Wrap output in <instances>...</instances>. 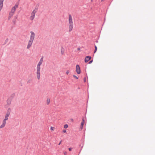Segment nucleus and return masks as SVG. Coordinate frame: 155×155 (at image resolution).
<instances>
[{
    "instance_id": "nucleus-1",
    "label": "nucleus",
    "mask_w": 155,
    "mask_h": 155,
    "mask_svg": "<svg viewBox=\"0 0 155 155\" xmlns=\"http://www.w3.org/2000/svg\"><path fill=\"white\" fill-rule=\"evenodd\" d=\"M43 59V57H42L37 64V77L38 79L39 80L40 79V66L42 63Z\"/></svg>"
},
{
    "instance_id": "nucleus-2",
    "label": "nucleus",
    "mask_w": 155,
    "mask_h": 155,
    "mask_svg": "<svg viewBox=\"0 0 155 155\" xmlns=\"http://www.w3.org/2000/svg\"><path fill=\"white\" fill-rule=\"evenodd\" d=\"M30 33L31 35L30 36V38L28 42V45L27 47V49H29L32 45L35 38V35L34 32L33 31H31Z\"/></svg>"
},
{
    "instance_id": "nucleus-3",
    "label": "nucleus",
    "mask_w": 155,
    "mask_h": 155,
    "mask_svg": "<svg viewBox=\"0 0 155 155\" xmlns=\"http://www.w3.org/2000/svg\"><path fill=\"white\" fill-rule=\"evenodd\" d=\"M38 8H35L34 10L32 11L31 14V15L30 16V19L31 20H33L35 18V13L37 12Z\"/></svg>"
},
{
    "instance_id": "nucleus-4",
    "label": "nucleus",
    "mask_w": 155,
    "mask_h": 155,
    "mask_svg": "<svg viewBox=\"0 0 155 155\" xmlns=\"http://www.w3.org/2000/svg\"><path fill=\"white\" fill-rule=\"evenodd\" d=\"M8 120V118L5 116V118L2 121V124L1 126H0V128H2L5 127L6 124V121Z\"/></svg>"
},
{
    "instance_id": "nucleus-5",
    "label": "nucleus",
    "mask_w": 155,
    "mask_h": 155,
    "mask_svg": "<svg viewBox=\"0 0 155 155\" xmlns=\"http://www.w3.org/2000/svg\"><path fill=\"white\" fill-rule=\"evenodd\" d=\"M68 21L69 24H73V20L72 17L70 14L69 15Z\"/></svg>"
},
{
    "instance_id": "nucleus-6",
    "label": "nucleus",
    "mask_w": 155,
    "mask_h": 155,
    "mask_svg": "<svg viewBox=\"0 0 155 155\" xmlns=\"http://www.w3.org/2000/svg\"><path fill=\"white\" fill-rule=\"evenodd\" d=\"M76 71L78 74H80L81 73L80 67L78 64L76 66Z\"/></svg>"
},
{
    "instance_id": "nucleus-7",
    "label": "nucleus",
    "mask_w": 155,
    "mask_h": 155,
    "mask_svg": "<svg viewBox=\"0 0 155 155\" xmlns=\"http://www.w3.org/2000/svg\"><path fill=\"white\" fill-rule=\"evenodd\" d=\"M91 57L90 56H87L85 59L84 61L85 63L87 62L91 59Z\"/></svg>"
},
{
    "instance_id": "nucleus-8",
    "label": "nucleus",
    "mask_w": 155,
    "mask_h": 155,
    "mask_svg": "<svg viewBox=\"0 0 155 155\" xmlns=\"http://www.w3.org/2000/svg\"><path fill=\"white\" fill-rule=\"evenodd\" d=\"M69 31L71 32L73 28V24H69Z\"/></svg>"
},
{
    "instance_id": "nucleus-9",
    "label": "nucleus",
    "mask_w": 155,
    "mask_h": 155,
    "mask_svg": "<svg viewBox=\"0 0 155 155\" xmlns=\"http://www.w3.org/2000/svg\"><path fill=\"white\" fill-rule=\"evenodd\" d=\"M84 123V120L83 118L82 120V121L81 124V129L83 128V125Z\"/></svg>"
},
{
    "instance_id": "nucleus-10",
    "label": "nucleus",
    "mask_w": 155,
    "mask_h": 155,
    "mask_svg": "<svg viewBox=\"0 0 155 155\" xmlns=\"http://www.w3.org/2000/svg\"><path fill=\"white\" fill-rule=\"evenodd\" d=\"M17 18V16H15L14 17V19L12 20V22H13L14 24H15L16 22V20Z\"/></svg>"
},
{
    "instance_id": "nucleus-11",
    "label": "nucleus",
    "mask_w": 155,
    "mask_h": 155,
    "mask_svg": "<svg viewBox=\"0 0 155 155\" xmlns=\"http://www.w3.org/2000/svg\"><path fill=\"white\" fill-rule=\"evenodd\" d=\"M7 104L8 105H10L11 104V99L8 98L7 101Z\"/></svg>"
},
{
    "instance_id": "nucleus-12",
    "label": "nucleus",
    "mask_w": 155,
    "mask_h": 155,
    "mask_svg": "<svg viewBox=\"0 0 155 155\" xmlns=\"http://www.w3.org/2000/svg\"><path fill=\"white\" fill-rule=\"evenodd\" d=\"M11 109L10 108H8L7 111V113L10 114Z\"/></svg>"
},
{
    "instance_id": "nucleus-13",
    "label": "nucleus",
    "mask_w": 155,
    "mask_h": 155,
    "mask_svg": "<svg viewBox=\"0 0 155 155\" xmlns=\"http://www.w3.org/2000/svg\"><path fill=\"white\" fill-rule=\"evenodd\" d=\"M50 99L49 98H48L47 100V104L48 105H49L50 103Z\"/></svg>"
},
{
    "instance_id": "nucleus-14",
    "label": "nucleus",
    "mask_w": 155,
    "mask_h": 155,
    "mask_svg": "<svg viewBox=\"0 0 155 155\" xmlns=\"http://www.w3.org/2000/svg\"><path fill=\"white\" fill-rule=\"evenodd\" d=\"M15 9H14V8H12V9H11V12H12V13H14L15 11Z\"/></svg>"
},
{
    "instance_id": "nucleus-15",
    "label": "nucleus",
    "mask_w": 155,
    "mask_h": 155,
    "mask_svg": "<svg viewBox=\"0 0 155 155\" xmlns=\"http://www.w3.org/2000/svg\"><path fill=\"white\" fill-rule=\"evenodd\" d=\"M18 5L17 4H15V6L14 7H13L12 8H14V9H16L18 7Z\"/></svg>"
},
{
    "instance_id": "nucleus-16",
    "label": "nucleus",
    "mask_w": 155,
    "mask_h": 155,
    "mask_svg": "<svg viewBox=\"0 0 155 155\" xmlns=\"http://www.w3.org/2000/svg\"><path fill=\"white\" fill-rule=\"evenodd\" d=\"M3 4L0 3V9L2 10L3 7Z\"/></svg>"
},
{
    "instance_id": "nucleus-17",
    "label": "nucleus",
    "mask_w": 155,
    "mask_h": 155,
    "mask_svg": "<svg viewBox=\"0 0 155 155\" xmlns=\"http://www.w3.org/2000/svg\"><path fill=\"white\" fill-rule=\"evenodd\" d=\"M32 81V79H29L27 81V83L29 84Z\"/></svg>"
},
{
    "instance_id": "nucleus-18",
    "label": "nucleus",
    "mask_w": 155,
    "mask_h": 155,
    "mask_svg": "<svg viewBox=\"0 0 155 155\" xmlns=\"http://www.w3.org/2000/svg\"><path fill=\"white\" fill-rule=\"evenodd\" d=\"M94 47H95V49H94V53H95L96 52V51H97V46L95 45Z\"/></svg>"
},
{
    "instance_id": "nucleus-19",
    "label": "nucleus",
    "mask_w": 155,
    "mask_h": 155,
    "mask_svg": "<svg viewBox=\"0 0 155 155\" xmlns=\"http://www.w3.org/2000/svg\"><path fill=\"white\" fill-rule=\"evenodd\" d=\"M14 13L11 12H10L9 15L10 16L12 17Z\"/></svg>"
},
{
    "instance_id": "nucleus-20",
    "label": "nucleus",
    "mask_w": 155,
    "mask_h": 155,
    "mask_svg": "<svg viewBox=\"0 0 155 155\" xmlns=\"http://www.w3.org/2000/svg\"><path fill=\"white\" fill-rule=\"evenodd\" d=\"M10 115V114L6 113L5 116L6 117H7L8 118V117Z\"/></svg>"
},
{
    "instance_id": "nucleus-21",
    "label": "nucleus",
    "mask_w": 155,
    "mask_h": 155,
    "mask_svg": "<svg viewBox=\"0 0 155 155\" xmlns=\"http://www.w3.org/2000/svg\"><path fill=\"white\" fill-rule=\"evenodd\" d=\"M68 125L67 124H65L64 125V128H68Z\"/></svg>"
},
{
    "instance_id": "nucleus-22",
    "label": "nucleus",
    "mask_w": 155,
    "mask_h": 155,
    "mask_svg": "<svg viewBox=\"0 0 155 155\" xmlns=\"http://www.w3.org/2000/svg\"><path fill=\"white\" fill-rule=\"evenodd\" d=\"M73 76L74 78H75L76 79H78V77L75 75H73Z\"/></svg>"
},
{
    "instance_id": "nucleus-23",
    "label": "nucleus",
    "mask_w": 155,
    "mask_h": 155,
    "mask_svg": "<svg viewBox=\"0 0 155 155\" xmlns=\"http://www.w3.org/2000/svg\"><path fill=\"white\" fill-rule=\"evenodd\" d=\"M4 0H0V3L3 4V2Z\"/></svg>"
},
{
    "instance_id": "nucleus-24",
    "label": "nucleus",
    "mask_w": 155,
    "mask_h": 155,
    "mask_svg": "<svg viewBox=\"0 0 155 155\" xmlns=\"http://www.w3.org/2000/svg\"><path fill=\"white\" fill-rule=\"evenodd\" d=\"M92 62H93V60H91L90 61H89L88 63L89 64H90Z\"/></svg>"
},
{
    "instance_id": "nucleus-25",
    "label": "nucleus",
    "mask_w": 155,
    "mask_h": 155,
    "mask_svg": "<svg viewBox=\"0 0 155 155\" xmlns=\"http://www.w3.org/2000/svg\"><path fill=\"white\" fill-rule=\"evenodd\" d=\"M54 127H51V130H54Z\"/></svg>"
},
{
    "instance_id": "nucleus-26",
    "label": "nucleus",
    "mask_w": 155,
    "mask_h": 155,
    "mask_svg": "<svg viewBox=\"0 0 155 155\" xmlns=\"http://www.w3.org/2000/svg\"><path fill=\"white\" fill-rule=\"evenodd\" d=\"M84 82H85L86 81V78L85 77L84 78Z\"/></svg>"
},
{
    "instance_id": "nucleus-27",
    "label": "nucleus",
    "mask_w": 155,
    "mask_h": 155,
    "mask_svg": "<svg viewBox=\"0 0 155 155\" xmlns=\"http://www.w3.org/2000/svg\"><path fill=\"white\" fill-rule=\"evenodd\" d=\"M67 153V152L66 151H64V155H66Z\"/></svg>"
},
{
    "instance_id": "nucleus-28",
    "label": "nucleus",
    "mask_w": 155,
    "mask_h": 155,
    "mask_svg": "<svg viewBox=\"0 0 155 155\" xmlns=\"http://www.w3.org/2000/svg\"><path fill=\"white\" fill-rule=\"evenodd\" d=\"M66 132V130H63V133H65V132Z\"/></svg>"
},
{
    "instance_id": "nucleus-29",
    "label": "nucleus",
    "mask_w": 155,
    "mask_h": 155,
    "mask_svg": "<svg viewBox=\"0 0 155 155\" xmlns=\"http://www.w3.org/2000/svg\"><path fill=\"white\" fill-rule=\"evenodd\" d=\"M12 17V16H10L9 15L8 17V19L9 20Z\"/></svg>"
},
{
    "instance_id": "nucleus-30",
    "label": "nucleus",
    "mask_w": 155,
    "mask_h": 155,
    "mask_svg": "<svg viewBox=\"0 0 155 155\" xmlns=\"http://www.w3.org/2000/svg\"><path fill=\"white\" fill-rule=\"evenodd\" d=\"M68 149H69V150L70 151H71V150H72V148H69Z\"/></svg>"
},
{
    "instance_id": "nucleus-31",
    "label": "nucleus",
    "mask_w": 155,
    "mask_h": 155,
    "mask_svg": "<svg viewBox=\"0 0 155 155\" xmlns=\"http://www.w3.org/2000/svg\"><path fill=\"white\" fill-rule=\"evenodd\" d=\"M61 54H63V53H64V52L63 51H62V49H61Z\"/></svg>"
},
{
    "instance_id": "nucleus-32",
    "label": "nucleus",
    "mask_w": 155,
    "mask_h": 155,
    "mask_svg": "<svg viewBox=\"0 0 155 155\" xmlns=\"http://www.w3.org/2000/svg\"><path fill=\"white\" fill-rule=\"evenodd\" d=\"M68 73H69V71H66V74H68Z\"/></svg>"
},
{
    "instance_id": "nucleus-33",
    "label": "nucleus",
    "mask_w": 155,
    "mask_h": 155,
    "mask_svg": "<svg viewBox=\"0 0 155 155\" xmlns=\"http://www.w3.org/2000/svg\"><path fill=\"white\" fill-rule=\"evenodd\" d=\"M61 141L60 142L58 143V145H60V144H61Z\"/></svg>"
},
{
    "instance_id": "nucleus-34",
    "label": "nucleus",
    "mask_w": 155,
    "mask_h": 155,
    "mask_svg": "<svg viewBox=\"0 0 155 155\" xmlns=\"http://www.w3.org/2000/svg\"><path fill=\"white\" fill-rule=\"evenodd\" d=\"M77 49L78 50H80V48H78Z\"/></svg>"
},
{
    "instance_id": "nucleus-35",
    "label": "nucleus",
    "mask_w": 155,
    "mask_h": 155,
    "mask_svg": "<svg viewBox=\"0 0 155 155\" xmlns=\"http://www.w3.org/2000/svg\"><path fill=\"white\" fill-rule=\"evenodd\" d=\"M71 120L72 121H73V119H71Z\"/></svg>"
},
{
    "instance_id": "nucleus-36",
    "label": "nucleus",
    "mask_w": 155,
    "mask_h": 155,
    "mask_svg": "<svg viewBox=\"0 0 155 155\" xmlns=\"http://www.w3.org/2000/svg\"><path fill=\"white\" fill-rule=\"evenodd\" d=\"M104 0H101V1H104Z\"/></svg>"
},
{
    "instance_id": "nucleus-37",
    "label": "nucleus",
    "mask_w": 155,
    "mask_h": 155,
    "mask_svg": "<svg viewBox=\"0 0 155 155\" xmlns=\"http://www.w3.org/2000/svg\"><path fill=\"white\" fill-rule=\"evenodd\" d=\"M93 0H91V2H92L93 1Z\"/></svg>"
},
{
    "instance_id": "nucleus-38",
    "label": "nucleus",
    "mask_w": 155,
    "mask_h": 155,
    "mask_svg": "<svg viewBox=\"0 0 155 155\" xmlns=\"http://www.w3.org/2000/svg\"><path fill=\"white\" fill-rule=\"evenodd\" d=\"M96 42H98V41H96Z\"/></svg>"
}]
</instances>
